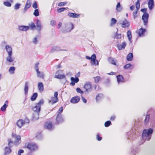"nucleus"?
I'll list each match as a JSON object with an SVG mask.
<instances>
[{"mask_svg":"<svg viewBox=\"0 0 155 155\" xmlns=\"http://www.w3.org/2000/svg\"><path fill=\"white\" fill-rule=\"evenodd\" d=\"M81 97L82 100L84 103H86L87 102V101L82 95H81Z\"/></svg>","mask_w":155,"mask_h":155,"instance_id":"62","label":"nucleus"},{"mask_svg":"<svg viewBox=\"0 0 155 155\" xmlns=\"http://www.w3.org/2000/svg\"><path fill=\"white\" fill-rule=\"evenodd\" d=\"M28 26L29 27V28H30V29L32 30L36 28V25L33 22H31L30 23H29L28 24Z\"/></svg>","mask_w":155,"mask_h":155,"instance_id":"37","label":"nucleus"},{"mask_svg":"<svg viewBox=\"0 0 155 155\" xmlns=\"http://www.w3.org/2000/svg\"><path fill=\"white\" fill-rule=\"evenodd\" d=\"M123 8L120 5V3L119 2L117 3L116 7V10L118 12H120L123 10Z\"/></svg>","mask_w":155,"mask_h":155,"instance_id":"22","label":"nucleus"},{"mask_svg":"<svg viewBox=\"0 0 155 155\" xmlns=\"http://www.w3.org/2000/svg\"><path fill=\"white\" fill-rule=\"evenodd\" d=\"M38 97V94L37 93H33L31 97V100L32 101H35Z\"/></svg>","mask_w":155,"mask_h":155,"instance_id":"36","label":"nucleus"},{"mask_svg":"<svg viewBox=\"0 0 155 155\" xmlns=\"http://www.w3.org/2000/svg\"><path fill=\"white\" fill-rule=\"evenodd\" d=\"M94 81L95 83H97L98 82L100 79V78L99 76H97L95 77L94 78Z\"/></svg>","mask_w":155,"mask_h":155,"instance_id":"49","label":"nucleus"},{"mask_svg":"<svg viewBox=\"0 0 155 155\" xmlns=\"http://www.w3.org/2000/svg\"><path fill=\"white\" fill-rule=\"evenodd\" d=\"M111 122L110 120H108L105 123L104 126L106 127H108L111 125Z\"/></svg>","mask_w":155,"mask_h":155,"instance_id":"44","label":"nucleus"},{"mask_svg":"<svg viewBox=\"0 0 155 155\" xmlns=\"http://www.w3.org/2000/svg\"><path fill=\"white\" fill-rule=\"evenodd\" d=\"M138 10H136V11H134L133 13V18L134 19H135L136 18V17L137 16L136 15L137 13V11Z\"/></svg>","mask_w":155,"mask_h":155,"instance_id":"58","label":"nucleus"},{"mask_svg":"<svg viewBox=\"0 0 155 155\" xmlns=\"http://www.w3.org/2000/svg\"><path fill=\"white\" fill-rule=\"evenodd\" d=\"M96 139L97 140L100 141L102 139V137H99V134H98L96 136Z\"/></svg>","mask_w":155,"mask_h":155,"instance_id":"59","label":"nucleus"},{"mask_svg":"<svg viewBox=\"0 0 155 155\" xmlns=\"http://www.w3.org/2000/svg\"><path fill=\"white\" fill-rule=\"evenodd\" d=\"M84 88L85 89V92L88 93L92 91V87L90 82H86L84 86Z\"/></svg>","mask_w":155,"mask_h":155,"instance_id":"7","label":"nucleus"},{"mask_svg":"<svg viewBox=\"0 0 155 155\" xmlns=\"http://www.w3.org/2000/svg\"><path fill=\"white\" fill-rule=\"evenodd\" d=\"M148 5L150 10H152L154 7V0H149L148 2Z\"/></svg>","mask_w":155,"mask_h":155,"instance_id":"15","label":"nucleus"},{"mask_svg":"<svg viewBox=\"0 0 155 155\" xmlns=\"http://www.w3.org/2000/svg\"><path fill=\"white\" fill-rule=\"evenodd\" d=\"M117 82L118 84L123 82L124 78L121 75H119L117 76Z\"/></svg>","mask_w":155,"mask_h":155,"instance_id":"29","label":"nucleus"},{"mask_svg":"<svg viewBox=\"0 0 155 155\" xmlns=\"http://www.w3.org/2000/svg\"><path fill=\"white\" fill-rule=\"evenodd\" d=\"M96 59V56L95 54H93L91 57V61L93 60H95Z\"/></svg>","mask_w":155,"mask_h":155,"instance_id":"63","label":"nucleus"},{"mask_svg":"<svg viewBox=\"0 0 155 155\" xmlns=\"http://www.w3.org/2000/svg\"><path fill=\"white\" fill-rule=\"evenodd\" d=\"M36 72L38 77L42 78H44V74L43 72H40L39 71Z\"/></svg>","mask_w":155,"mask_h":155,"instance_id":"38","label":"nucleus"},{"mask_svg":"<svg viewBox=\"0 0 155 155\" xmlns=\"http://www.w3.org/2000/svg\"><path fill=\"white\" fill-rule=\"evenodd\" d=\"M132 66V65L130 64H128L125 65L124 68L126 69H127L130 68V67Z\"/></svg>","mask_w":155,"mask_h":155,"instance_id":"51","label":"nucleus"},{"mask_svg":"<svg viewBox=\"0 0 155 155\" xmlns=\"http://www.w3.org/2000/svg\"><path fill=\"white\" fill-rule=\"evenodd\" d=\"M80 100L79 97L77 96L73 97L71 100L70 102L73 104H76L79 102Z\"/></svg>","mask_w":155,"mask_h":155,"instance_id":"17","label":"nucleus"},{"mask_svg":"<svg viewBox=\"0 0 155 155\" xmlns=\"http://www.w3.org/2000/svg\"><path fill=\"white\" fill-rule=\"evenodd\" d=\"M56 120L58 124L61 123L64 121V119L61 114H57Z\"/></svg>","mask_w":155,"mask_h":155,"instance_id":"11","label":"nucleus"},{"mask_svg":"<svg viewBox=\"0 0 155 155\" xmlns=\"http://www.w3.org/2000/svg\"><path fill=\"white\" fill-rule=\"evenodd\" d=\"M42 137V136L41 134H38L36 136V137L39 140L41 139Z\"/></svg>","mask_w":155,"mask_h":155,"instance_id":"56","label":"nucleus"},{"mask_svg":"<svg viewBox=\"0 0 155 155\" xmlns=\"http://www.w3.org/2000/svg\"><path fill=\"white\" fill-rule=\"evenodd\" d=\"M3 5L5 6L8 7H10L12 5L11 3L10 2H8V1L4 2H3Z\"/></svg>","mask_w":155,"mask_h":155,"instance_id":"41","label":"nucleus"},{"mask_svg":"<svg viewBox=\"0 0 155 155\" xmlns=\"http://www.w3.org/2000/svg\"><path fill=\"white\" fill-rule=\"evenodd\" d=\"M12 137L15 139L14 143L16 145H19L21 142V137L19 135L12 134Z\"/></svg>","mask_w":155,"mask_h":155,"instance_id":"8","label":"nucleus"},{"mask_svg":"<svg viewBox=\"0 0 155 155\" xmlns=\"http://www.w3.org/2000/svg\"><path fill=\"white\" fill-rule=\"evenodd\" d=\"M120 23L122 25V27L124 28L128 27L130 25V22L125 19L122 21V23Z\"/></svg>","mask_w":155,"mask_h":155,"instance_id":"18","label":"nucleus"},{"mask_svg":"<svg viewBox=\"0 0 155 155\" xmlns=\"http://www.w3.org/2000/svg\"><path fill=\"white\" fill-rule=\"evenodd\" d=\"M91 61L93 62L94 64L96 65H98V62L97 60H96V59L91 60Z\"/></svg>","mask_w":155,"mask_h":155,"instance_id":"61","label":"nucleus"},{"mask_svg":"<svg viewBox=\"0 0 155 155\" xmlns=\"http://www.w3.org/2000/svg\"><path fill=\"white\" fill-rule=\"evenodd\" d=\"M59 48L58 47H54L51 51V52H53L55 51H58L60 50Z\"/></svg>","mask_w":155,"mask_h":155,"instance_id":"45","label":"nucleus"},{"mask_svg":"<svg viewBox=\"0 0 155 155\" xmlns=\"http://www.w3.org/2000/svg\"><path fill=\"white\" fill-rule=\"evenodd\" d=\"M12 54H8V56L6 58L7 61L10 63L13 61L14 59L12 58Z\"/></svg>","mask_w":155,"mask_h":155,"instance_id":"33","label":"nucleus"},{"mask_svg":"<svg viewBox=\"0 0 155 155\" xmlns=\"http://www.w3.org/2000/svg\"><path fill=\"white\" fill-rule=\"evenodd\" d=\"M12 150L10 147H6L5 148V154L7 155V154H9L11 153Z\"/></svg>","mask_w":155,"mask_h":155,"instance_id":"35","label":"nucleus"},{"mask_svg":"<svg viewBox=\"0 0 155 155\" xmlns=\"http://www.w3.org/2000/svg\"><path fill=\"white\" fill-rule=\"evenodd\" d=\"M149 17V15L148 13L143 14L142 16V19L145 26H147V24Z\"/></svg>","mask_w":155,"mask_h":155,"instance_id":"9","label":"nucleus"},{"mask_svg":"<svg viewBox=\"0 0 155 155\" xmlns=\"http://www.w3.org/2000/svg\"><path fill=\"white\" fill-rule=\"evenodd\" d=\"M127 36L130 43H131L132 41L131 39L132 38V36L131 34V32L130 30H128L127 32Z\"/></svg>","mask_w":155,"mask_h":155,"instance_id":"23","label":"nucleus"},{"mask_svg":"<svg viewBox=\"0 0 155 155\" xmlns=\"http://www.w3.org/2000/svg\"><path fill=\"white\" fill-rule=\"evenodd\" d=\"M44 103V100L42 99L41 100L32 108V110L34 112L33 117L34 119L37 120L39 118V114L41 110V106L43 105Z\"/></svg>","mask_w":155,"mask_h":155,"instance_id":"1","label":"nucleus"},{"mask_svg":"<svg viewBox=\"0 0 155 155\" xmlns=\"http://www.w3.org/2000/svg\"><path fill=\"white\" fill-rule=\"evenodd\" d=\"M62 73L63 71L62 70H60L58 71L55 73L54 78H55L60 79L64 78L65 77V76L64 74H63Z\"/></svg>","mask_w":155,"mask_h":155,"instance_id":"6","label":"nucleus"},{"mask_svg":"<svg viewBox=\"0 0 155 155\" xmlns=\"http://www.w3.org/2000/svg\"><path fill=\"white\" fill-rule=\"evenodd\" d=\"M26 148L31 152H34L38 150V146L33 143H28L26 145Z\"/></svg>","mask_w":155,"mask_h":155,"instance_id":"3","label":"nucleus"},{"mask_svg":"<svg viewBox=\"0 0 155 155\" xmlns=\"http://www.w3.org/2000/svg\"><path fill=\"white\" fill-rule=\"evenodd\" d=\"M15 70V68L14 67H11L9 69V72L11 74H13L14 73Z\"/></svg>","mask_w":155,"mask_h":155,"instance_id":"39","label":"nucleus"},{"mask_svg":"<svg viewBox=\"0 0 155 155\" xmlns=\"http://www.w3.org/2000/svg\"><path fill=\"white\" fill-rule=\"evenodd\" d=\"M67 3V2H61L59 3L58 5L59 6H64L66 5Z\"/></svg>","mask_w":155,"mask_h":155,"instance_id":"52","label":"nucleus"},{"mask_svg":"<svg viewBox=\"0 0 155 155\" xmlns=\"http://www.w3.org/2000/svg\"><path fill=\"white\" fill-rule=\"evenodd\" d=\"M80 14H77L75 13L69 12L68 13V15L73 18H78L80 16Z\"/></svg>","mask_w":155,"mask_h":155,"instance_id":"21","label":"nucleus"},{"mask_svg":"<svg viewBox=\"0 0 155 155\" xmlns=\"http://www.w3.org/2000/svg\"><path fill=\"white\" fill-rule=\"evenodd\" d=\"M39 64V63L38 62H37L35 65L34 68L36 72L39 71V69L38 68Z\"/></svg>","mask_w":155,"mask_h":155,"instance_id":"48","label":"nucleus"},{"mask_svg":"<svg viewBox=\"0 0 155 155\" xmlns=\"http://www.w3.org/2000/svg\"><path fill=\"white\" fill-rule=\"evenodd\" d=\"M21 5L20 4L17 3L15 5L14 9L15 10H17L19 8Z\"/></svg>","mask_w":155,"mask_h":155,"instance_id":"50","label":"nucleus"},{"mask_svg":"<svg viewBox=\"0 0 155 155\" xmlns=\"http://www.w3.org/2000/svg\"><path fill=\"white\" fill-rule=\"evenodd\" d=\"M117 21V20L114 18H112L111 19V22L110 24V25L112 26L115 24Z\"/></svg>","mask_w":155,"mask_h":155,"instance_id":"40","label":"nucleus"},{"mask_svg":"<svg viewBox=\"0 0 155 155\" xmlns=\"http://www.w3.org/2000/svg\"><path fill=\"white\" fill-rule=\"evenodd\" d=\"M133 55L132 53H129L127 56V61H131L133 59Z\"/></svg>","mask_w":155,"mask_h":155,"instance_id":"31","label":"nucleus"},{"mask_svg":"<svg viewBox=\"0 0 155 155\" xmlns=\"http://www.w3.org/2000/svg\"><path fill=\"white\" fill-rule=\"evenodd\" d=\"M18 28L20 31H26L29 29V27L27 26L21 25L18 26Z\"/></svg>","mask_w":155,"mask_h":155,"instance_id":"19","label":"nucleus"},{"mask_svg":"<svg viewBox=\"0 0 155 155\" xmlns=\"http://www.w3.org/2000/svg\"><path fill=\"white\" fill-rule=\"evenodd\" d=\"M76 91L77 92L81 94H82L84 93V92L82 91L79 87H78L76 88Z\"/></svg>","mask_w":155,"mask_h":155,"instance_id":"55","label":"nucleus"},{"mask_svg":"<svg viewBox=\"0 0 155 155\" xmlns=\"http://www.w3.org/2000/svg\"><path fill=\"white\" fill-rule=\"evenodd\" d=\"M8 101H6L4 104L1 108V110L2 111H5L6 110L7 107L8 106Z\"/></svg>","mask_w":155,"mask_h":155,"instance_id":"30","label":"nucleus"},{"mask_svg":"<svg viewBox=\"0 0 155 155\" xmlns=\"http://www.w3.org/2000/svg\"><path fill=\"white\" fill-rule=\"evenodd\" d=\"M153 131V130L152 128L144 130L142 134V138L143 140L144 141L146 140H149L151 138Z\"/></svg>","mask_w":155,"mask_h":155,"instance_id":"2","label":"nucleus"},{"mask_svg":"<svg viewBox=\"0 0 155 155\" xmlns=\"http://www.w3.org/2000/svg\"><path fill=\"white\" fill-rule=\"evenodd\" d=\"M66 9L65 8H60L58 9L57 10V12L59 13H61L62 12L65 10Z\"/></svg>","mask_w":155,"mask_h":155,"instance_id":"47","label":"nucleus"},{"mask_svg":"<svg viewBox=\"0 0 155 155\" xmlns=\"http://www.w3.org/2000/svg\"><path fill=\"white\" fill-rule=\"evenodd\" d=\"M8 146L9 147H12L13 144V142L12 141L11 139H8Z\"/></svg>","mask_w":155,"mask_h":155,"instance_id":"46","label":"nucleus"},{"mask_svg":"<svg viewBox=\"0 0 155 155\" xmlns=\"http://www.w3.org/2000/svg\"><path fill=\"white\" fill-rule=\"evenodd\" d=\"M70 79L71 81L70 85L73 86L74 85L75 83H77L79 81V78L78 77H76L75 78L71 77Z\"/></svg>","mask_w":155,"mask_h":155,"instance_id":"14","label":"nucleus"},{"mask_svg":"<svg viewBox=\"0 0 155 155\" xmlns=\"http://www.w3.org/2000/svg\"><path fill=\"white\" fill-rule=\"evenodd\" d=\"M36 24V29L38 31V33H40L41 29V25L40 21L38 19L37 20Z\"/></svg>","mask_w":155,"mask_h":155,"instance_id":"13","label":"nucleus"},{"mask_svg":"<svg viewBox=\"0 0 155 155\" xmlns=\"http://www.w3.org/2000/svg\"><path fill=\"white\" fill-rule=\"evenodd\" d=\"M63 107H61L58 110V114H61L60 113H61L63 112Z\"/></svg>","mask_w":155,"mask_h":155,"instance_id":"60","label":"nucleus"},{"mask_svg":"<svg viewBox=\"0 0 155 155\" xmlns=\"http://www.w3.org/2000/svg\"><path fill=\"white\" fill-rule=\"evenodd\" d=\"M45 127L49 130H53L54 128L52 125V123L50 121H47L45 124Z\"/></svg>","mask_w":155,"mask_h":155,"instance_id":"10","label":"nucleus"},{"mask_svg":"<svg viewBox=\"0 0 155 155\" xmlns=\"http://www.w3.org/2000/svg\"><path fill=\"white\" fill-rule=\"evenodd\" d=\"M5 48L8 54H12V48L9 45H6Z\"/></svg>","mask_w":155,"mask_h":155,"instance_id":"25","label":"nucleus"},{"mask_svg":"<svg viewBox=\"0 0 155 155\" xmlns=\"http://www.w3.org/2000/svg\"><path fill=\"white\" fill-rule=\"evenodd\" d=\"M126 43L125 42H124L121 45H118L117 47L119 50H121L123 49H124L126 46Z\"/></svg>","mask_w":155,"mask_h":155,"instance_id":"26","label":"nucleus"},{"mask_svg":"<svg viewBox=\"0 0 155 155\" xmlns=\"http://www.w3.org/2000/svg\"><path fill=\"white\" fill-rule=\"evenodd\" d=\"M65 30L64 31V33L71 31L74 28V25L71 22H68L65 24Z\"/></svg>","mask_w":155,"mask_h":155,"instance_id":"5","label":"nucleus"},{"mask_svg":"<svg viewBox=\"0 0 155 155\" xmlns=\"http://www.w3.org/2000/svg\"><path fill=\"white\" fill-rule=\"evenodd\" d=\"M108 60L110 63L115 65H116V60L114 58L110 57L108 58Z\"/></svg>","mask_w":155,"mask_h":155,"instance_id":"28","label":"nucleus"},{"mask_svg":"<svg viewBox=\"0 0 155 155\" xmlns=\"http://www.w3.org/2000/svg\"><path fill=\"white\" fill-rule=\"evenodd\" d=\"M122 35L121 34H118L117 31L116 32L115 38L116 39H120L121 38Z\"/></svg>","mask_w":155,"mask_h":155,"instance_id":"43","label":"nucleus"},{"mask_svg":"<svg viewBox=\"0 0 155 155\" xmlns=\"http://www.w3.org/2000/svg\"><path fill=\"white\" fill-rule=\"evenodd\" d=\"M33 15L36 17L39 15V12L38 9H36L35 10L34 12L33 13Z\"/></svg>","mask_w":155,"mask_h":155,"instance_id":"42","label":"nucleus"},{"mask_svg":"<svg viewBox=\"0 0 155 155\" xmlns=\"http://www.w3.org/2000/svg\"><path fill=\"white\" fill-rule=\"evenodd\" d=\"M58 101V98L53 97H52L51 100L49 101V103L51 104L52 105L57 102Z\"/></svg>","mask_w":155,"mask_h":155,"instance_id":"27","label":"nucleus"},{"mask_svg":"<svg viewBox=\"0 0 155 155\" xmlns=\"http://www.w3.org/2000/svg\"><path fill=\"white\" fill-rule=\"evenodd\" d=\"M38 90L40 92H42L44 90V85L42 83L40 82L38 83Z\"/></svg>","mask_w":155,"mask_h":155,"instance_id":"24","label":"nucleus"},{"mask_svg":"<svg viewBox=\"0 0 155 155\" xmlns=\"http://www.w3.org/2000/svg\"><path fill=\"white\" fill-rule=\"evenodd\" d=\"M137 10H139L140 8V3L139 2H136L135 4Z\"/></svg>","mask_w":155,"mask_h":155,"instance_id":"54","label":"nucleus"},{"mask_svg":"<svg viewBox=\"0 0 155 155\" xmlns=\"http://www.w3.org/2000/svg\"><path fill=\"white\" fill-rule=\"evenodd\" d=\"M138 152V150L137 149H134L132 151V153L133 155H135Z\"/></svg>","mask_w":155,"mask_h":155,"instance_id":"53","label":"nucleus"},{"mask_svg":"<svg viewBox=\"0 0 155 155\" xmlns=\"http://www.w3.org/2000/svg\"><path fill=\"white\" fill-rule=\"evenodd\" d=\"M146 31V29L141 28H140L138 31V36L140 37H143L144 35V34Z\"/></svg>","mask_w":155,"mask_h":155,"instance_id":"16","label":"nucleus"},{"mask_svg":"<svg viewBox=\"0 0 155 155\" xmlns=\"http://www.w3.org/2000/svg\"><path fill=\"white\" fill-rule=\"evenodd\" d=\"M31 5V3L30 0H27L26 1L25 5L23 10V13H25L27 10L30 7Z\"/></svg>","mask_w":155,"mask_h":155,"instance_id":"12","label":"nucleus"},{"mask_svg":"<svg viewBox=\"0 0 155 155\" xmlns=\"http://www.w3.org/2000/svg\"><path fill=\"white\" fill-rule=\"evenodd\" d=\"M147 11V8H142L141 9L140 11L143 12V14H145L146 13H147L146 12Z\"/></svg>","mask_w":155,"mask_h":155,"instance_id":"64","label":"nucleus"},{"mask_svg":"<svg viewBox=\"0 0 155 155\" xmlns=\"http://www.w3.org/2000/svg\"><path fill=\"white\" fill-rule=\"evenodd\" d=\"M29 84V82L28 81H26L25 83L24 90L25 94H28Z\"/></svg>","mask_w":155,"mask_h":155,"instance_id":"20","label":"nucleus"},{"mask_svg":"<svg viewBox=\"0 0 155 155\" xmlns=\"http://www.w3.org/2000/svg\"><path fill=\"white\" fill-rule=\"evenodd\" d=\"M29 122V120L27 118L25 119L24 120L20 119L17 121L16 125L18 127L21 128L25 124H28Z\"/></svg>","mask_w":155,"mask_h":155,"instance_id":"4","label":"nucleus"},{"mask_svg":"<svg viewBox=\"0 0 155 155\" xmlns=\"http://www.w3.org/2000/svg\"><path fill=\"white\" fill-rule=\"evenodd\" d=\"M103 95L101 94H98L96 96V100L97 102H98L103 98Z\"/></svg>","mask_w":155,"mask_h":155,"instance_id":"32","label":"nucleus"},{"mask_svg":"<svg viewBox=\"0 0 155 155\" xmlns=\"http://www.w3.org/2000/svg\"><path fill=\"white\" fill-rule=\"evenodd\" d=\"M32 7L35 9L38 8L37 4L36 2H35L33 3L32 5Z\"/></svg>","mask_w":155,"mask_h":155,"instance_id":"57","label":"nucleus"},{"mask_svg":"<svg viewBox=\"0 0 155 155\" xmlns=\"http://www.w3.org/2000/svg\"><path fill=\"white\" fill-rule=\"evenodd\" d=\"M150 117V114H149L146 115L144 121V123L145 125H146L147 124L149 121Z\"/></svg>","mask_w":155,"mask_h":155,"instance_id":"34","label":"nucleus"}]
</instances>
